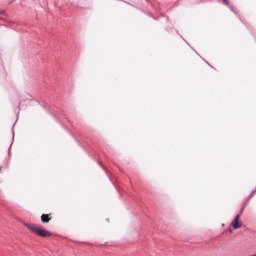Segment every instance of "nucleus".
Returning <instances> with one entry per match:
<instances>
[{
    "label": "nucleus",
    "mask_w": 256,
    "mask_h": 256,
    "mask_svg": "<svg viewBox=\"0 0 256 256\" xmlns=\"http://www.w3.org/2000/svg\"><path fill=\"white\" fill-rule=\"evenodd\" d=\"M13 138L15 137V132L12 131Z\"/></svg>",
    "instance_id": "39448f33"
},
{
    "label": "nucleus",
    "mask_w": 256,
    "mask_h": 256,
    "mask_svg": "<svg viewBox=\"0 0 256 256\" xmlns=\"http://www.w3.org/2000/svg\"><path fill=\"white\" fill-rule=\"evenodd\" d=\"M9 149H11V145H10V148Z\"/></svg>",
    "instance_id": "423d86ee"
},
{
    "label": "nucleus",
    "mask_w": 256,
    "mask_h": 256,
    "mask_svg": "<svg viewBox=\"0 0 256 256\" xmlns=\"http://www.w3.org/2000/svg\"><path fill=\"white\" fill-rule=\"evenodd\" d=\"M244 208H241L240 213L236 215L232 222V229H241V224L239 223V219L241 218V214L243 213Z\"/></svg>",
    "instance_id": "f03ea898"
},
{
    "label": "nucleus",
    "mask_w": 256,
    "mask_h": 256,
    "mask_svg": "<svg viewBox=\"0 0 256 256\" xmlns=\"http://www.w3.org/2000/svg\"><path fill=\"white\" fill-rule=\"evenodd\" d=\"M224 5H226V7H229V9L232 11V13H237L235 12V9L233 8L232 5L229 4V0H223Z\"/></svg>",
    "instance_id": "20e7f679"
},
{
    "label": "nucleus",
    "mask_w": 256,
    "mask_h": 256,
    "mask_svg": "<svg viewBox=\"0 0 256 256\" xmlns=\"http://www.w3.org/2000/svg\"><path fill=\"white\" fill-rule=\"evenodd\" d=\"M41 221H42V223H49V221H51V218L49 217L48 214H43L41 216Z\"/></svg>",
    "instance_id": "7ed1b4c3"
},
{
    "label": "nucleus",
    "mask_w": 256,
    "mask_h": 256,
    "mask_svg": "<svg viewBox=\"0 0 256 256\" xmlns=\"http://www.w3.org/2000/svg\"><path fill=\"white\" fill-rule=\"evenodd\" d=\"M26 227H27V229L32 231V233H35L36 235H39V237H51V232H49V231H47L43 228L31 226L29 224H26Z\"/></svg>",
    "instance_id": "f257e3e1"
}]
</instances>
